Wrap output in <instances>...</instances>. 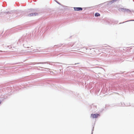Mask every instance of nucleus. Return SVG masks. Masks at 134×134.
Returning <instances> with one entry per match:
<instances>
[{
    "instance_id": "f257e3e1",
    "label": "nucleus",
    "mask_w": 134,
    "mask_h": 134,
    "mask_svg": "<svg viewBox=\"0 0 134 134\" xmlns=\"http://www.w3.org/2000/svg\"><path fill=\"white\" fill-rule=\"evenodd\" d=\"M85 48L86 50H87V51H86V52H87V53L89 55H98L101 54L99 50L98 49L92 48L88 49L86 48Z\"/></svg>"
},
{
    "instance_id": "f03ea898",
    "label": "nucleus",
    "mask_w": 134,
    "mask_h": 134,
    "mask_svg": "<svg viewBox=\"0 0 134 134\" xmlns=\"http://www.w3.org/2000/svg\"><path fill=\"white\" fill-rule=\"evenodd\" d=\"M100 116L98 114H91V117L92 118H96Z\"/></svg>"
},
{
    "instance_id": "7ed1b4c3",
    "label": "nucleus",
    "mask_w": 134,
    "mask_h": 134,
    "mask_svg": "<svg viewBox=\"0 0 134 134\" xmlns=\"http://www.w3.org/2000/svg\"><path fill=\"white\" fill-rule=\"evenodd\" d=\"M74 9L75 11L82 10V8L81 7H74Z\"/></svg>"
},
{
    "instance_id": "20e7f679",
    "label": "nucleus",
    "mask_w": 134,
    "mask_h": 134,
    "mask_svg": "<svg viewBox=\"0 0 134 134\" xmlns=\"http://www.w3.org/2000/svg\"><path fill=\"white\" fill-rule=\"evenodd\" d=\"M38 14L37 13H32L29 15V16H32L33 15H37Z\"/></svg>"
},
{
    "instance_id": "39448f33",
    "label": "nucleus",
    "mask_w": 134,
    "mask_h": 134,
    "mask_svg": "<svg viewBox=\"0 0 134 134\" xmlns=\"http://www.w3.org/2000/svg\"><path fill=\"white\" fill-rule=\"evenodd\" d=\"M94 15L96 16H98L100 15V14L98 13H96Z\"/></svg>"
},
{
    "instance_id": "423d86ee",
    "label": "nucleus",
    "mask_w": 134,
    "mask_h": 134,
    "mask_svg": "<svg viewBox=\"0 0 134 134\" xmlns=\"http://www.w3.org/2000/svg\"><path fill=\"white\" fill-rule=\"evenodd\" d=\"M33 51H34V52H38V51H35L34 50Z\"/></svg>"
},
{
    "instance_id": "0eeeda50",
    "label": "nucleus",
    "mask_w": 134,
    "mask_h": 134,
    "mask_svg": "<svg viewBox=\"0 0 134 134\" xmlns=\"http://www.w3.org/2000/svg\"><path fill=\"white\" fill-rule=\"evenodd\" d=\"M11 47V48H12V47Z\"/></svg>"
}]
</instances>
